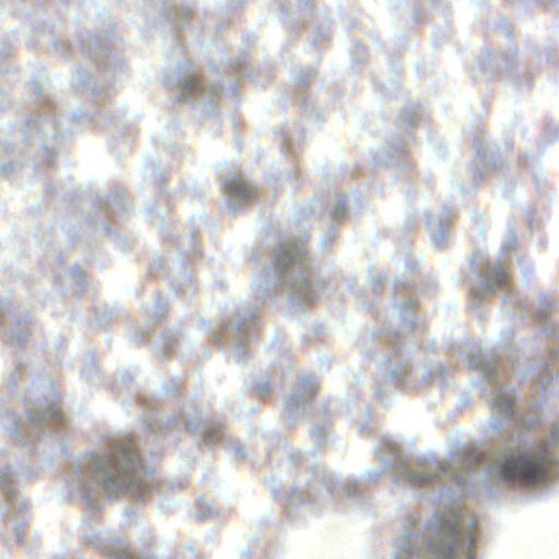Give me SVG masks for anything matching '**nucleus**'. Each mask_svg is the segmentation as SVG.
I'll return each mask as SVG.
<instances>
[{"label":"nucleus","mask_w":559,"mask_h":559,"mask_svg":"<svg viewBox=\"0 0 559 559\" xmlns=\"http://www.w3.org/2000/svg\"><path fill=\"white\" fill-rule=\"evenodd\" d=\"M91 468L95 479L108 493L122 489L135 491L144 476L138 450L130 438L116 442L108 456L94 457Z\"/></svg>","instance_id":"f257e3e1"},{"label":"nucleus","mask_w":559,"mask_h":559,"mask_svg":"<svg viewBox=\"0 0 559 559\" xmlns=\"http://www.w3.org/2000/svg\"><path fill=\"white\" fill-rule=\"evenodd\" d=\"M552 463L547 442L523 454H510L499 465L497 473L508 484L536 485L547 477Z\"/></svg>","instance_id":"f03ea898"},{"label":"nucleus","mask_w":559,"mask_h":559,"mask_svg":"<svg viewBox=\"0 0 559 559\" xmlns=\"http://www.w3.org/2000/svg\"><path fill=\"white\" fill-rule=\"evenodd\" d=\"M477 540L475 531L464 532L460 525V516L452 512L439 519L438 530L430 542V550L439 559H452L466 550V559H474L472 554Z\"/></svg>","instance_id":"7ed1b4c3"},{"label":"nucleus","mask_w":559,"mask_h":559,"mask_svg":"<svg viewBox=\"0 0 559 559\" xmlns=\"http://www.w3.org/2000/svg\"><path fill=\"white\" fill-rule=\"evenodd\" d=\"M224 188L228 193L238 195L240 198H251L254 194L253 189L240 175H234L229 177L225 181Z\"/></svg>","instance_id":"20e7f679"},{"label":"nucleus","mask_w":559,"mask_h":559,"mask_svg":"<svg viewBox=\"0 0 559 559\" xmlns=\"http://www.w3.org/2000/svg\"><path fill=\"white\" fill-rule=\"evenodd\" d=\"M486 278L488 282H492V287H500L507 282L508 275L504 267L498 265L487 271Z\"/></svg>","instance_id":"39448f33"},{"label":"nucleus","mask_w":559,"mask_h":559,"mask_svg":"<svg viewBox=\"0 0 559 559\" xmlns=\"http://www.w3.org/2000/svg\"><path fill=\"white\" fill-rule=\"evenodd\" d=\"M493 406L500 413H512L514 408V400L509 394H500L495 400Z\"/></svg>","instance_id":"423d86ee"},{"label":"nucleus","mask_w":559,"mask_h":559,"mask_svg":"<svg viewBox=\"0 0 559 559\" xmlns=\"http://www.w3.org/2000/svg\"><path fill=\"white\" fill-rule=\"evenodd\" d=\"M428 480L427 477L420 476V477H412L411 481L414 484H424Z\"/></svg>","instance_id":"0eeeda50"},{"label":"nucleus","mask_w":559,"mask_h":559,"mask_svg":"<svg viewBox=\"0 0 559 559\" xmlns=\"http://www.w3.org/2000/svg\"><path fill=\"white\" fill-rule=\"evenodd\" d=\"M127 559H133V557L130 554L126 555Z\"/></svg>","instance_id":"6e6552de"}]
</instances>
